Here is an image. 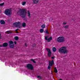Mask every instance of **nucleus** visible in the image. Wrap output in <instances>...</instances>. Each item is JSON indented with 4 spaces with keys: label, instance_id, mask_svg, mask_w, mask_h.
<instances>
[{
    "label": "nucleus",
    "instance_id": "obj_9",
    "mask_svg": "<svg viewBox=\"0 0 80 80\" xmlns=\"http://www.w3.org/2000/svg\"><path fill=\"white\" fill-rule=\"evenodd\" d=\"M49 65H50L51 67H52V66L53 65V64H54V62L53 60H52L51 62L49 61Z\"/></svg>",
    "mask_w": 80,
    "mask_h": 80
},
{
    "label": "nucleus",
    "instance_id": "obj_21",
    "mask_svg": "<svg viewBox=\"0 0 80 80\" xmlns=\"http://www.w3.org/2000/svg\"><path fill=\"white\" fill-rule=\"evenodd\" d=\"M9 43L10 44H13V41H10L9 42Z\"/></svg>",
    "mask_w": 80,
    "mask_h": 80
},
{
    "label": "nucleus",
    "instance_id": "obj_39",
    "mask_svg": "<svg viewBox=\"0 0 80 80\" xmlns=\"http://www.w3.org/2000/svg\"><path fill=\"white\" fill-rule=\"evenodd\" d=\"M25 46H26V47H27V43H25Z\"/></svg>",
    "mask_w": 80,
    "mask_h": 80
},
{
    "label": "nucleus",
    "instance_id": "obj_30",
    "mask_svg": "<svg viewBox=\"0 0 80 80\" xmlns=\"http://www.w3.org/2000/svg\"><path fill=\"white\" fill-rule=\"evenodd\" d=\"M62 24L63 25H66V24H67V22H63Z\"/></svg>",
    "mask_w": 80,
    "mask_h": 80
},
{
    "label": "nucleus",
    "instance_id": "obj_24",
    "mask_svg": "<svg viewBox=\"0 0 80 80\" xmlns=\"http://www.w3.org/2000/svg\"><path fill=\"white\" fill-rule=\"evenodd\" d=\"M38 78H39V79H42V77L40 76H37Z\"/></svg>",
    "mask_w": 80,
    "mask_h": 80
},
{
    "label": "nucleus",
    "instance_id": "obj_3",
    "mask_svg": "<svg viewBox=\"0 0 80 80\" xmlns=\"http://www.w3.org/2000/svg\"><path fill=\"white\" fill-rule=\"evenodd\" d=\"M64 37H59L58 38L57 41L58 42H63L64 41Z\"/></svg>",
    "mask_w": 80,
    "mask_h": 80
},
{
    "label": "nucleus",
    "instance_id": "obj_41",
    "mask_svg": "<svg viewBox=\"0 0 80 80\" xmlns=\"http://www.w3.org/2000/svg\"><path fill=\"white\" fill-rule=\"evenodd\" d=\"M1 0H0V1H1Z\"/></svg>",
    "mask_w": 80,
    "mask_h": 80
},
{
    "label": "nucleus",
    "instance_id": "obj_33",
    "mask_svg": "<svg viewBox=\"0 0 80 80\" xmlns=\"http://www.w3.org/2000/svg\"><path fill=\"white\" fill-rule=\"evenodd\" d=\"M55 58V57H52L51 58H52V59H54V58Z\"/></svg>",
    "mask_w": 80,
    "mask_h": 80
},
{
    "label": "nucleus",
    "instance_id": "obj_38",
    "mask_svg": "<svg viewBox=\"0 0 80 80\" xmlns=\"http://www.w3.org/2000/svg\"><path fill=\"white\" fill-rule=\"evenodd\" d=\"M18 29H17L16 30V32H17L18 30Z\"/></svg>",
    "mask_w": 80,
    "mask_h": 80
},
{
    "label": "nucleus",
    "instance_id": "obj_15",
    "mask_svg": "<svg viewBox=\"0 0 80 80\" xmlns=\"http://www.w3.org/2000/svg\"><path fill=\"white\" fill-rule=\"evenodd\" d=\"M15 47L14 44H9V47L11 48H13Z\"/></svg>",
    "mask_w": 80,
    "mask_h": 80
},
{
    "label": "nucleus",
    "instance_id": "obj_37",
    "mask_svg": "<svg viewBox=\"0 0 80 80\" xmlns=\"http://www.w3.org/2000/svg\"><path fill=\"white\" fill-rule=\"evenodd\" d=\"M24 20H25V21H27V19L25 18L24 19Z\"/></svg>",
    "mask_w": 80,
    "mask_h": 80
},
{
    "label": "nucleus",
    "instance_id": "obj_28",
    "mask_svg": "<svg viewBox=\"0 0 80 80\" xmlns=\"http://www.w3.org/2000/svg\"><path fill=\"white\" fill-rule=\"evenodd\" d=\"M32 47H35L36 46V44L34 43V44H32Z\"/></svg>",
    "mask_w": 80,
    "mask_h": 80
},
{
    "label": "nucleus",
    "instance_id": "obj_6",
    "mask_svg": "<svg viewBox=\"0 0 80 80\" xmlns=\"http://www.w3.org/2000/svg\"><path fill=\"white\" fill-rule=\"evenodd\" d=\"M20 24H21L20 22H14L13 23V25H15V27H20Z\"/></svg>",
    "mask_w": 80,
    "mask_h": 80
},
{
    "label": "nucleus",
    "instance_id": "obj_26",
    "mask_svg": "<svg viewBox=\"0 0 80 80\" xmlns=\"http://www.w3.org/2000/svg\"><path fill=\"white\" fill-rule=\"evenodd\" d=\"M5 4L4 3H1L0 4V6H3V5H4Z\"/></svg>",
    "mask_w": 80,
    "mask_h": 80
},
{
    "label": "nucleus",
    "instance_id": "obj_7",
    "mask_svg": "<svg viewBox=\"0 0 80 80\" xmlns=\"http://www.w3.org/2000/svg\"><path fill=\"white\" fill-rule=\"evenodd\" d=\"M59 52L61 53H67L68 51L67 50H59Z\"/></svg>",
    "mask_w": 80,
    "mask_h": 80
},
{
    "label": "nucleus",
    "instance_id": "obj_20",
    "mask_svg": "<svg viewBox=\"0 0 80 80\" xmlns=\"http://www.w3.org/2000/svg\"><path fill=\"white\" fill-rule=\"evenodd\" d=\"M54 72L55 73L58 72V70L57 69V68H54Z\"/></svg>",
    "mask_w": 80,
    "mask_h": 80
},
{
    "label": "nucleus",
    "instance_id": "obj_23",
    "mask_svg": "<svg viewBox=\"0 0 80 80\" xmlns=\"http://www.w3.org/2000/svg\"><path fill=\"white\" fill-rule=\"evenodd\" d=\"M52 50H57V49L56 48L53 47L52 48Z\"/></svg>",
    "mask_w": 80,
    "mask_h": 80
},
{
    "label": "nucleus",
    "instance_id": "obj_12",
    "mask_svg": "<svg viewBox=\"0 0 80 80\" xmlns=\"http://www.w3.org/2000/svg\"><path fill=\"white\" fill-rule=\"evenodd\" d=\"M59 50H67V47H62L60 48Z\"/></svg>",
    "mask_w": 80,
    "mask_h": 80
},
{
    "label": "nucleus",
    "instance_id": "obj_13",
    "mask_svg": "<svg viewBox=\"0 0 80 80\" xmlns=\"http://www.w3.org/2000/svg\"><path fill=\"white\" fill-rule=\"evenodd\" d=\"M0 22L1 23V24H2V25H4L5 24V22L3 20H1L0 21Z\"/></svg>",
    "mask_w": 80,
    "mask_h": 80
},
{
    "label": "nucleus",
    "instance_id": "obj_17",
    "mask_svg": "<svg viewBox=\"0 0 80 80\" xmlns=\"http://www.w3.org/2000/svg\"><path fill=\"white\" fill-rule=\"evenodd\" d=\"M68 25H64L63 26V27L66 29V28H68Z\"/></svg>",
    "mask_w": 80,
    "mask_h": 80
},
{
    "label": "nucleus",
    "instance_id": "obj_35",
    "mask_svg": "<svg viewBox=\"0 0 80 80\" xmlns=\"http://www.w3.org/2000/svg\"><path fill=\"white\" fill-rule=\"evenodd\" d=\"M0 39H2V36H1V33H0Z\"/></svg>",
    "mask_w": 80,
    "mask_h": 80
},
{
    "label": "nucleus",
    "instance_id": "obj_32",
    "mask_svg": "<svg viewBox=\"0 0 80 80\" xmlns=\"http://www.w3.org/2000/svg\"><path fill=\"white\" fill-rule=\"evenodd\" d=\"M46 33H47V34H48V32L47 30V31H46Z\"/></svg>",
    "mask_w": 80,
    "mask_h": 80
},
{
    "label": "nucleus",
    "instance_id": "obj_4",
    "mask_svg": "<svg viewBox=\"0 0 80 80\" xmlns=\"http://www.w3.org/2000/svg\"><path fill=\"white\" fill-rule=\"evenodd\" d=\"M27 67L28 69L32 70L33 69V67L31 64H28L27 65Z\"/></svg>",
    "mask_w": 80,
    "mask_h": 80
},
{
    "label": "nucleus",
    "instance_id": "obj_1",
    "mask_svg": "<svg viewBox=\"0 0 80 80\" xmlns=\"http://www.w3.org/2000/svg\"><path fill=\"white\" fill-rule=\"evenodd\" d=\"M27 9H20L19 10L18 12L17 13L18 14L19 16L21 17L24 18L26 17L27 14Z\"/></svg>",
    "mask_w": 80,
    "mask_h": 80
},
{
    "label": "nucleus",
    "instance_id": "obj_10",
    "mask_svg": "<svg viewBox=\"0 0 80 80\" xmlns=\"http://www.w3.org/2000/svg\"><path fill=\"white\" fill-rule=\"evenodd\" d=\"M48 57H50L52 55V52H51V50L48 51Z\"/></svg>",
    "mask_w": 80,
    "mask_h": 80
},
{
    "label": "nucleus",
    "instance_id": "obj_40",
    "mask_svg": "<svg viewBox=\"0 0 80 80\" xmlns=\"http://www.w3.org/2000/svg\"><path fill=\"white\" fill-rule=\"evenodd\" d=\"M53 52H56V51H57V50H53Z\"/></svg>",
    "mask_w": 80,
    "mask_h": 80
},
{
    "label": "nucleus",
    "instance_id": "obj_25",
    "mask_svg": "<svg viewBox=\"0 0 80 80\" xmlns=\"http://www.w3.org/2000/svg\"><path fill=\"white\" fill-rule=\"evenodd\" d=\"M31 61H32L33 63H36V62L33 59H31Z\"/></svg>",
    "mask_w": 80,
    "mask_h": 80
},
{
    "label": "nucleus",
    "instance_id": "obj_22",
    "mask_svg": "<svg viewBox=\"0 0 80 80\" xmlns=\"http://www.w3.org/2000/svg\"><path fill=\"white\" fill-rule=\"evenodd\" d=\"M43 30H44L43 29H41L40 30V33H43Z\"/></svg>",
    "mask_w": 80,
    "mask_h": 80
},
{
    "label": "nucleus",
    "instance_id": "obj_2",
    "mask_svg": "<svg viewBox=\"0 0 80 80\" xmlns=\"http://www.w3.org/2000/svg\"><path fill=\"white\" fill-rule=\"evenodd\" d=\"M12 10L10 9H8L5 10L4 13L6 15H12Z\"/></svg>",
    "mask_w": 80,
    "mask_h": 80
},
{
    "label": "nucleus",
    "instance_id": "obj_31",
    "mask_svg": "<svg viewBox=\"0 0 80 80\" xmlns=\"http://www.w3.org/2000/svg\"><path fill=\"white\" fill-rule=\"evenodd\" d=\"M7 32H8V33H12V32H11L9 31H7Z\"/></svg>",
    "mask_w": 80,
    "mask_h": 80
},
{
    "label": "nucleus",
    "instance_id": "obj_8",
    "mask_svg": "<svg viewBox=\"0 0 80 80\" xmlns=\"http://www.w3.org/2000/svg\"><path fill=\"white\" fill-rule=\"evenodd\" d=\"M8 44L7 42H5L4 43H3L2 46L0 45V47H7V46H8Z\"/></svg>",
    "mask_w": 80,
    "mask_h": 80
},
{
    "label": "nucleus",
    "instance_id": "obj_5",
    "mask_svg": "<svg viewBox=\"0 0 80 80\" xmlns=\"http://www.w3.org/2000/svg\"><path fill=\"white\" fill-rule=\"evenodd\" d=\"M48 36H47L45 37V40L46 41H47V40H48L47 42H50L51 40H52V37H51L49 38L48 39Z\"/></svg>",
    "mask_w": 80,
    "mask_h": 80
},
{
    "label": "nucleus",
    "instance_id": "obj_14",
    "mask_svg": "<svg viewBox=\"0 0 80 80\" xmlns=\"http://www.w3.org/2000/svg\"><path fill=\"white\" fill-rule=\"evenodd\" d=\"M39 1L38 0H33V2L34 4H37Z\"/></svg>",
    "mask_w": 80,
    "mask_h": 80
},
{
    "label": "nucleus",
    "instance_id": "obj_36",
    "mask_svg": "<svg viewBox=\"0 0 80 80\" xmlns=\"http://www.w3.org/2000/svg\"><path fill=\"white\" fill-rule=\"evenodd\" d=\"M14 44H15V45H17V42H16V41H15L14 42Z\"/></svg>",
    "mask_w": 80,
    "mask_h": 80
},
{
    "label": "nucleus",
    "instance_id": "obj_18",
    "mask_svg": "<svg viewBox=\"0 0 80 80\" xmlns=\"http://www.w3.org/2000/svg\"><path fill=\"white\" fill-rule=\"evenodd\" d=\"M41 27H42V28H45V24L42 25L41 26Z\"/></svg>",
    "mask_w": 80,
    "mask_h": 80
},
{
    "label": "nucleus",
    "instance_id": "obj_11",
    "mask_svg": "<svg viewBox=\"0 0 80 80\" xmlns=\"http://www.w3.org/2000/svg\"><path fill=\"white\" fill-rule=\"evenodd\" d=\"M28 18H31V14H30V11H28Z\"/></svg>",
    "mask_w": 80,
    "mask_h": 80
},
{
    "label": "nucleus",
    "instance_id": "obj_19",
    "mask_svg": "<svg viewBox=\"0 0 80 80\" xmlns=\"http://www.w3.org/2000/svg\"><path fill=\"white\" fill-rule=\"evenodd\" d=\"M19 38H18V36H16L14 37V39L16 40H18Z\"/></svg>",
    "mask_w": 80,
    "mask_h": 80
},
{
    "label": "nucleus",
    "instance_id": "obj_34",
    "mask_svg": "<svg viewBox=\"0 0 80 80\" xmlns=\"http://www.w3.org/2000/svg\"><path fill=\"white\" fill-rule=\"evenodd\" d=\"M46 50H50V49H49V48H46Z\"/></svg>",
    "mask_w": 80,
    "mask_h": 80
},
{
    "label": "nucleus",
    "instance_id": "obj_27",
    "mask_svg": "<svg viewBox=\"0 0 80 80\" xmlns=\"http://www.w3.org/2000/svg\"><path fill=\"white\" fill-rule=\"evenodd\" d=\"M26 4V2H24L22 3V5H25V4Z\"/></svg>",
    "mask_w": 80,
    "mask_h": 80
},
{
    "label": "nucleus",
    "instance_id": "obj_29",
    "mask_svg": "<svg viewBox=\"0 0 80 80\" xmlns=\"http://www.w3.org/2000/svg\"><path fill=\"white\" fill-rule=\"evenodd\" d=\"M48 69H51V66H50V65L48 66Z\"/></svg>",
    "mask_w": 80,
    "mask_h": 80
},
{
    "label": "nucleus",
    "instance_id": "obj_16",
    "mask_svg": "<svg viewBox=\"0 0 80 80\" xmlns=\"http://www.w3.org/2000/svg\"><path fill=\"white\" fill-rule=\"evenodd\" d=\"M22 27L25 28L26 27V23L23 22L22 25Z\"/></svg>",
    "mask_w": 80,
    "mask_h": 80
}]
</instances>
